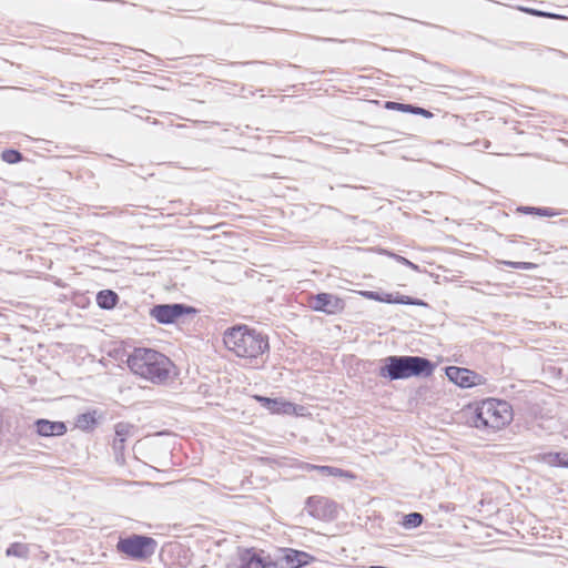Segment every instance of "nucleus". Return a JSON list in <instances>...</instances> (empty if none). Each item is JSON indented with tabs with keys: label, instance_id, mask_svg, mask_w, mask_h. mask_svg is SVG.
I'll return each mask as SVG.
<instances>
[{
	"label": "nucleus",
	"instance_id": "nucleus-28",
	"mask_svg": "<svg viewBox=\"0 0 568 568\" xmlns=\"http://www.w3.org/2000/svg\"><path fill=\"white\" fill-rule=\"evenodd\" d=\"M526 11L530 12V13H532L535 16H538V17H556L552 13H548V12L536 10V9H527Z\"/></svg>",
	"mask_w": 568,
	"mask_h": 568
},
{
	"label": "nucleus",
	"instance_id": "nucleus-1",
	"mask_svg": "<svg viewBox=\"0 0 568 568\" xmlns=\"http://www.w3.org/2000/svg\"><path fill=\"white\" fill-rule=\"evenodd\" d=\"M239 559L237 568H303L316 561L308 552L293 548H276L267 555L254 548L239 549Z\"/></svg>",
	"mask_w": 568,
	"mask_h": 568
},
{
	"label": "nucleus",
	"instance_id": "nucleus-27",
	"mask_svg": "<svg viewBox=\"0 0 568 568\" xmlns=\"http://www.w3.org/2000/svg\"><path fill=\"white\" fill-rule=\"evenodd\" d=\"M124 444H125L124 440L114 437L112 446H113L115 454H120L124 450V447H125Z\"/></svg>",
	"mask_w": 568,
	"mask_h": 568
},
{
	"label": "nucleus",
	"instance_id": "nucleus-12",
	"mask_svg": "<svg viewBox=\"0 0 568 568\" xmlns=\"http://www.w3.org/2000/svg\"><path fill=\"white\" fill-rule=\"evenodd\" d=\"M36 432L42 437L62 436L67 433V425L63 422H52L40 418L34 422Z\"/></svg>",
	"mask_w": 568,
	"mask_h": 568
},
{
	"label": "nucleus",
	"instance_id": "nucleus-25",
	"mask_svg": "<svg viewBox=\"0 0 568 568\" xmlns=\"http://www.w3.org/2000/svg\"><path fill=\"white\" fill-rule=\"evenodd\" d=\"M385 108L388 110H396V111L409 113V111L412 109V104L387 101V102H385Z\"/></svg>",
	"mask_w": 568,
	"mask_h": 568
},
{
	"label": "nucleus",
	"instance_id": "nucleus-23",
	"mask_svg": "<svg viewBox=\"0 0 568 568\" xmlns=\"http://www.w3.org/2000/svg\"><path fill=\"white\" fill-rule=\"evenodd\" d=\"M501 264L506 265V266H509L511 268H516V270H525V271H529V270H534L537 267L536 264L534 263H530V262H513V261H501L500 262Z\"/></svg>",
	"mask_w": 568,
	"mask_h": 568
},
{
	"label": "nucleus",
	"instance_id": "nucleus-3",
	"mask_svg": "<svg viewBox=\"0 0 568 568\" xmlns=\"http://www.w3.org/2000/svg\"><path fill=\"white\" fill-rule=\"evenodd\" d=\"M223 342L230 352L243 358H257L270 348L267 336L246 325L227 328Z\"/></svg>",
	"mask_w": 568,
	"mask_h": 568
},
{
	"label": "nucleus",
	"instance_id": "nucleus-14",
	"mask_svg": "<svg viewBox=\"0 0 568 568\" xmlns=\"http://www.w3.org/2000/svg\"><path fill=\"white\" fill-rule=\"evenodd\" d=\"M119 302V295L112 290H103L97 294V304L102 310H112Z\"/></svg>",
	"mask_w": 568,
	"mask_h": 568
},
{
	"label": "nucleus",
	"instance_id": "nucleus-16",
	"mask_svg": "<svg viewBox=\"0 0 568 568\" xmlns=\"http://www.w3.org/2000/svg\"><path fill=\"white\" fill-rule=\"evenodd\" d=\"M257 402L262 404L263 407L267 408L271 413H281L286 412V407L290 406L288 403L281 402L276 398H270L264 396H255Z\"/></svg>",
	"mask_w": 568,
	"mask_h": 568
},
{
	"label": "nucleus",
	"instance_id": "nucleus-19",
	"mask_svg": "<svg viewBox=\"0 0 568 568\" xmlns=\"http://www.w3.org/2000/svg\"><path fill=\"white\" fill-rule=\"evenodd\" d=\"M518 211L525 214H535L548 217L557 215V213L550 207L519 206Z\"/></svg>",
	"mask_w": 568,
	"mask_h": 568
},
{
	"label": "nucleus",
	"instance_id": "nucleus-8",
	"mask_svg": "<svg viewBox=\"0 0 568 568\" xmlns=\"http://www.w3.org/2000/svg\"><path fill=\"white\" fill-rule=\"evenodd\" d=\"M306 511L321 520H333L337 516V505L323 496H311L305 501Z\"/></svg>",
	"mask_w": 568,
	"mask_h": 568
},
{
	"label": "nucleus",
	"instance_id": "nucleus-13",
	"mask_svg": "<svg viewBox=\"0 0 568 568\" xmlns=\"http://www.w3.org/2000/svg\"><path fill=\"white\" fill-rule=\"evenodd\" d=\"M538 460L551 466L568 468V452H549L538 455Z\"/></svg>",
	"mask_w": 568,
	"mask_h": 568
},
{
	"label": "nucleus",
	"instance_id": "nucleus-10",
	"mask_svg": "<svg viewBox=\"0 0 568 568\" xmlns=\"http://www.w3.org/2000/svg\"><path fill=\"white\" fill-rule=\"evenodd\" d=\"M447 378L463 388H469L480 384L481 376L468 368L448 366L446 368Z\"/></svg>",
	"mask_w": 568,
	"mask_h": 568
},
{
	"label": "nucleus",
	"instance_id": "nucleus-20",
	"mask_svg": "<svg viewBox=\"0 0 568 568\" xmlns=\"http://www.w3.org/2000/svg\"><path fill=\"white\" fill-rule=\"evenodd\" d=\"M424 517L419 513H409L403 517L402 525L406 529H413L422 525Z\"/></svg>",
	"mask_w": 568,
	"mask_h": 568
},
{
	"label": "nucleus",
	"instance_id": "nucleus-29",
	"mask_svg": "<svg viewBox=\"0 0 568 568\" xmlns=\"http://www.w3.org/2000/svg\"><path fill=\"white\" fill-rule=\"evenodd\" d=\"M367 568H384L383 566H378V565H373V566H368Z\"/></svg>",
	"mask_w": 568,
	"mask_h": 568
},
{
	"label": "nucleus",
	"instance_id": "nucleus-18",
	"mask_svg": "<svg viewBox=\"0 0 568 568\" xmlns=\"http://www.w3.org/2000/svg\"><path fill=\"white\" fill-rule=\"evenodd\" d=\"M29 551H30V549L27 544L13 542L7 548L6 554H7V556L27 558L29 555Z\"/></svg>",
	"mask_w": 568,
	"mask_h": 568
},
{
	"label": "nucleus",
	"instance_id": "nucleus-22",
	"mask_svg": "<svg viewBox=\"0 0 568 568\" xmlns=\"http://www.w3.org/2000/svg\"><path fill=\"white\" fill-rule=\"evenodd\" d=\"M115 438H120L122 440H126L129 436H131L133 432V426L128 423H118L114 427Z\"/></svg>",
	"mask_w": 568,
	"mask_h": 568
},
{
	"label": "nucleus",
	"instance_id": "nucleus-24",
	"mask_svg": "<svg viewBox=\"0 0 568 568\" xmlns=\"http://www.w3.org/2000/svg\"><path fill=\"white\" fill-rule=\"evenodd\" d=\"M384 253L387 254L388 256L393 257L396 262H398L405 266H408L409 268H412L414 271H418V266L416 264H414L413 262H410L409 260H407L406 257L395 254V253H392V252H388V251H384Z\"/></svg>",
	"mask_w": 568,
	"mask_h": 568
},
{
	"label": "nucleus",
	"instance_id": "nucleus-11",
	"mask_svg": "<svg viewBox=\"0 0 568 568\" xmlns=\"http://www.w3.org/2000/svg\"><path fill=\"white\" fill-rule=\"evenodd\" d=\"M312 308L326 314H336L343 308V302L332 294L318 293L314 297Z\"/></svg>",
	"mask_w": 568,
	"mask_h": 568
},
{
	"label": "nucleus",
	"instance_id": "nucleus-5",
	"mask_svg": "<svg viewBox=\"0 0 568 568\" xmlns=\"http://www.w3.org/2000/svg\"><path fill=\"white\" fill-rule=\"evenodd\" d=\"M513 420V408L503 399L487 398L479 403L474 410L470 423L484 430H497Z\"/></svg>",
	"mask_w": 568,
	"mask_h": 568
},
{
	"label": "nucleus",
	"instance_id": "nucleus-17",
	"mask_svg": "<svg viewBox=\"0 0 568 568\" xmlns=\"http://www.w3.org/2000/svg\"><path fill=\"white\" fill-rule=\"evenodd\" d=\"M97 412H87L80 414L77 418V426L82 430H90L97 425Z\"/></svg>",
	"mask_w": 568,
	"mask_h": 568
},
{
	"label": "nucleus",
	"instance_id": "nucleus-2",
	"mask_svg": "<svg viewBox=\"0 0 568 568\" xmlns=\"http://www.w3.org/2000/svg\"><path fill=\"white\" fill-rule=\"evenodd\" d=\"M130 369L141 377L162 384L170 377L173 363L164 354L151 348H135L128 358Z\"/></svg>",
	"mask_w": 568,
	"mask_h": 568
},
{
	"label": "nucleus",
	"instance_id": "nucleus-4",
	"mask_svg": "<svg viewBox=\"0 0 568 568\" xmlns=\"http://www.w3.org/2000/svg\"><path fill=\"white\" fill-rule=\"evenodd\" d=\"M435 364L426 357L390 355L383 359L378 375L389 381L406 379L413 376L428 377Z\"/></svg>",
	"mask_w": 568,
	"mask_h": 568
},
{
	"label": "nucleus",
	"instance_id": "nucleus-21",
	"mask_svg": "<svg viewBox=\"0 0 568 568\" xmlns=\"http://www.w3.org/2000/svg\"><path fill=\"white\" fill-rule=\"evenodd\" d=\"M23 159L21 152L14 149H8L1 152V160L9 164H16Z\"/></svg>",
	"mask_w": 568,
	"mask_h": 568
},
{
	"label": "nucleus",
	"instance_id": "nucleus-26",
	"mask_svg": "<svg viewBox=\"0 0 568 568\" xmlns=\"http://www.w3.org/2000/svg\"><path fill=\"white\" fill-rule=\"evenodd\" d=\"M409 113L412 114H418V115H422L424 118H432L433 116V113L424 108H420V106H417V105H413L412 104V109L409 111Z\"/></svg>",
	"mask_w": 568,
	"mask_h": 568
},
{
	"label": "nucleus",
	"instance_id": "nucleus-15",
	"mask_svg": "<svg viewBox=\"0 0 568 568\" xmlns=\"http://www.w3.org/2000/svg\"><path fill=\"white\" fill-rule=\"evenodd\" d=\"M306 469L316 470L323 476L349 477V478L354 477L349 471L344 470L342 468L333 467V466H320V465L307 464Z\"/></svg>",
	"mask_w": 568,
	"mask_h": 568
},
{
	"label": "nucleus",
	"instance_id": "nucleus-7",
	"mask_svg": "<svg viewBox=\"0 0 568 568\" xmlns=\"http://www.w3.org/2000/svg\"><path fill=\"white\" fill-rule=\"evenodd\" d=\"M196 310L182 303L155 304L150 308V316L160 324L169 325L175 323L179 318L195 314Z\"/></svg>",
	"mask_w": 568,
	"mask_h": 568
},
{
	"label": "nucleus",
	"instance_id": "nucleus-6",
	"mask_svg": "<svg viewBox=\"0 0 568 568\" xmlns=\"http://www.w3.org/2000/svg\"><path fill=\"white\" fill-rule=\"evenodd\" d=\"M158 548L155 539L144 535H131L120 538L116 549L135 560H145L151 557Z\"/></svg>",
	"mask_w": 568,
	"mask_h": 568
},
{
	"label": "nucleus",
	"instance_id": "nucleus-9",
	"mask_svg": "<svg viewBox=\"0 0 568 568\" xmlns=\"http://www.w3.org/2000/svg\"><path fill=\"white\" fill-rule=\"evenodd\" d=\"M364 297L382 303L387 304H403V305H417V306H426V303L419 298L400 295V294H392L384 293L378 291H363L361 293Z\"/></svg>",
	"mask_w": 568,
	"mask_h": 568
},
{
	"label": "nucleus",
	"instance_id": "nucleus-30",
	"mask_svg": "<svg viewBox=\"0 0 568 568\" xmlns=\"http://www.w3.org/2000/svg\"><path fill=\"white\" fill-rule=\"evenodd\" d=\"M490 145V142L489 141H486L485 142V148H488Z\"/></svg>",
	"mask_w": 568,
	"mask_h": 568
}]
</instances>
